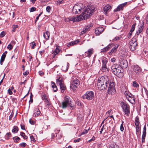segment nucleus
<instances>
[{
    "mask_svg": "<svg viewBox=\"0 0 148 148\" xmlns=\"http://www.w3.org/2000/svg\"><path fill=\"white\" fill-rule=\"evenodd\" d=\"M97 86L100 90H104L108 87V94H113L115 92L114 83L112 80L109 79L106 76H102L98 78Z\"/></svg>",
    "mask_w": 148,
    "mask_h": 148,
    "instance_id": "1",
    "label": "nucleus"
},
{
    "mask_svg": "<svg viewBox=\"0 0 148 148\" xmlns=\"http://www.w3.org/2000/svg\"><path fill=\"white\" fill-rule=\"evenodd\" d=\"M94 11V9H92L90 7L89 8L86 9L81 15L71 17L70 19H71V21L73 22L84 20L91 16Z\"/></svg>",
    "mask_w": 148,
    "mask_h": 148,
    "instance_id": "2",
    "label": "nucleus"
},
{
    "mask_svg": "<svg viewBox=\"0 0 148 148\" xmlns=\"http://www.w3.org/2000/svg\"><path fill=\"white\" fill-rule=\"evenodd\" d=\"M111 69L112 72L119 78H121L123 76V69L119 65L116 64H113L111 66Z\"/></svg>",
    "mask_w": 148,
    "mask_h": 148,
    "instance_id": "3",
    "label": "nucleus"
},
{
    "mask_svg": "<svg viewBox=\"0 0 148 148\" xmlns=\"http://www.w3.org/2000/svg\"><path fill=\"white\" fill-rule=\"evenodd\" d=\"M71 100L70 98L67 96L65 97L64 101L62 102V107L65 108L68 107H70V109L73 110L75 108V106L71 103Z\"/></svg>",
    "mask_w": 148,
    "mask_h": 148,
    "instance_id": "4",
    "label": "nucleus"
},
{
    "mask_svg": "<svg viewBox=\"0 0 148 148\" xmlns=\"http://www.w3.org/2000/svg\"><path fill=\"white\" fill-rule=\"evenodd\" d=\"M122 108L125 114L128 116L130 114V107L129 105L126 103H122Z\"/></svg>",
    "mask_w": 148,
    "mask_h": 148,
    "instance_id": "5",
    "label": "nucleus"
},
{
    "mask_svg": "<svg viewBox=\"0 0 148 148\" xmlns=\"http://www.w3.org/2000/svg\"><path fill=\"white\" fill-rule=\"evenodd\" d=\"M83 10V8L80 6V4H77L73 6L72 10L73 13L76 14L81 13V10Z\"/></svg>",
    "mask_w": 148,
    "mask_h": 148,
    "instance_id": "6",
    "label": "nucleus"
},
{
    "mask_svg": "<svg viewBox=\"0 0 148 148\" xmlns=\"http://www.w3.org/2000/svg\"><path fill=\"white\" fill-rule=\"evenodd\" d=\"M130 46L129 48L132 51H134L135 50L137 47V43L136 39L135 38H134L131 39L130 42Z\"/></svg>",
    "mask_w": 148,
    "mask_h": 148,
    "instance_id": "7",
    "label": "nucleus"
},
{
    "mask_svg": "<svg viewBox=\"0 0 148 148\" xmlns=\"http://www.w3.org/2000/svg\"><path fill=\"white\" fill-rule=\"evenodd\" d=\"M79 84L80 82L78 79L74 80L71 84L70 87L73 91H75L77 89Z\"/></svg>",
    "mask_w": 148,
    "mask_h": 148,
    "instance_id": "8",
    "label": "nucleus"
},
{
    "mask_svg": "<svg viewBox=\"0 0 148 148\" xmlns=\"http://www.w3.org/2000/svg\"><path fill=\"white\" fill-rule=\"evenodd\" d=\"M84 99H87L89 100H92L94 98V93L92 91H87L82 96Z\"/></svg>",
    "mask_w": 148,
    "mask_h": 148,
    "instance_id": "9",
    "label": "nucleus"
},
{
    "mask_svg": "<svg viewBox=\"0 0 148 148\" xmlns=\"http://www.w3.org/2000/svg\"><path fill=\"white\" fill-rule=\"evenodd\" d=\"M119 66L121 67L122 68H126L128 66V62L127 60L121 59L119 61Z\"/></svg>",
    "mask_w": 148,
    "mask_h": 148,
    "instance_id": "10",
    "label": "nucleus"
},
{
    "mask_svg": "<svg viewBox=\"0 0 148 148\" xmlns=\"http://www.w3.org/2000/svg\"><path fill=\"white\" fill-rule=\"evenodd\" d=\"M108 62V59L106 58H103L102 60V67L101 70L103 71H105L108 70L106 64Z\"/></svg>",
    "mask_w": 148,
    "mask_h": 148,
    "instance_id": "11",
    "label": "nucleus"
},
{
    "mask_svg": "<svg viewBox=\"0 0 148 148\" xmlns=\"http://www.w3.org/2000/svg\"><path fill=\"white\" fill-rule=\"evenodd\" d=\"M133 71L136 74L138 75L141 73L142 69L138 66L135 65L134 66Z\"/></svg>",
    "mask_w": 148,
    "mask_h": 148,
    "instance_id": "12",
    "label": "nucleus"
},
{
    "mask_svg": "<svg viewBox=\"0 0 148 148\" xmlns=\"http://www.w3.org/2000/svg\"><path fill=\"white\" fill-rule=\"evenodd\" d=\"M104 29L102 27H97L95 29V33L97 35H99L102 33Z\"/></svg>",
    "mask_w": 148,
    "mask_h": 148,
    "instance_id": "13",
    "label": "nucleus"
},
{
    "mask_svg": "<svg viewBox=\"0 0 148 148\" xmlns=\"http://www.w3.org/2000/svg\"><path fill=\"white\" fill-rule=\"evenodd\" d=\"M146 125H145L143 127V134L142 137V141L143 143L145 141V138L146 134Z\"/></svg>",
    "mask_w": 148,
    "mask_h": 148,
    "instance_id": "14",
    "label": "nucleus"
},
{
    "mask_svg": "<svg viewBox=\"0 0 148 148\" xmlns=\"http://www.w3.org/2000/svg\"><path fill=\"white\" fill-rule=\"evenodd\" d=\"M94 51L93 48L89 49L87 51L85 52V55L87 57L90 58L91 55L94 53Z\"/></svg>",
    "mask_w": 148,
    "mask_h": 148,
    "instance_id": "15",
    "label": "nucleus"
},
{
    "mask_svg": "<svg viewBox=\"0 0 148 148\" xmlns=\"http://www.w3.org/2000/svg\"><path fill=\"white\" fill-rule=\"evenodd\" d=\"M143 23L142 24H140L138 25V28L137 30L136 31V34L138 35L140 34L141 33L143 30Z\"/></svg>",
    "mask_w": 148,
    "mask_h": 148,
    "instance_id": "16",
    "label": "nucleus"
},
{
    "mask_svg": "<svg viewBox=\"0 0 148 148\" xmlns=\"http://www.w3.org/2000/svg\"><path fill=\"white\" fill-rule=\"evenodd\" d=\"M119 46V45H115L110 50V51L108 52V54L110 55H111L113 53H115L117 49V48Z\"/></svg>",
    "mask_w": 148,
    "mask_h": 148,
    "instance_id": "17",
    "label": "nucleus"
},
{
    "mask_svg": "<svg viewBox=\"0 0 148 148\" xmlns=\"http://www.w3.org/2000/svg\"><path fill=\"white\" fill-rule=\"evenodd\" d=\"M40 112L38 108H36L34 110L33 115L34 116L36 117L40 116Z\"/></svg>",
    "mask_w": 148,
    "mask_h": 148,
    "instance_id": "18",
    "label": "nucleus"
},
{
    "mask_svg": "<svg viewBox=\"0 0 148 148\" xmlns=\"http://www.w3.org/2000/svg\"><path fill=\"white\" fill-rule=\"evenodd\" d=\"M126 5L125 3H124L123 4H121L119 5L116 8V9H115L114 10V12H117L118 11H120V10H122L123 9V7L125 6V5Z\"/></svg>",
    "mask_w": 148,
    "mask_h": 148,
    "instance_id": "19",
    "label": "nucleus"
},
{
    "mask_svg": "<svg viewBox=\"0 0 148 148\" xmlns=\"http://www.w3.org/2000/svg\"><path fill=\"white\" fill-rule=\"evenodd\" d=\"M64 83L62 78L60 77H57L56 79V84L58 85H60Z\"/></svg>",
    "mask_w": 148,
    "mask_h": 148,
    "instance_id": "20",
    "label": "nucleus"
},
{
    "mask_svg": "<svg viewBox=\"0 0 148 148\" xmlns=\"http://www.w3.org/2000/svg\"><path fill=\"white\" fill-rule=\"evenodd\" d=\"M112 47V45H109L107 46L101 50V52H105L109 50Z\"/></svg>",
    "mask_w": 148,
    "mask_h": 148,
    "instance_id": "21",
    "label": "nucleus"
},
{
    "mask_svg": "<svg viewBox=\"0 0 148 148\" xmlns=\"http://www.w3.org/2000/svg\"><path fill=\"white\" fill-rule=\"evenodd\" d=\"M7 53V51H5L2 54L1 58V64H2V63L4 60L6 54Z\"/></svg>",
    "mask_w": 148,
    "mask_h": 148,
    "instance_id": "22",
    "label": "nucleus"
},
{
    "mask_svg": "<svg viewBox=\"0 0 148 148\" xmlns=\"http://www.w3.org/2000/svg\"><path fill=\"white\" fill-rule=\"evenodd\" d=\"M50 35V33L48 31H47L45 33H43V37L46 40H48L49 39Z\"/></svg>",
    "mask_w": 148,
    "mask_h": 148,
    "instance_id": "23",
    "label": "nucleus"
},
{
    "mask_svg": "<svg viewBox=\"0 0 148 148\" xmlns=\"http://www.w3.org/2000/svg\"><path fill=\"white\" fill-rule=\"evenodd\" d=\"M134 123L136 126H139V125H140V123L139 121V118L138 116H137L135 119Z\"/></svg>",
    "mask_w": 148,
    "mask_h": 148,
    "instance_id": "24",
    "label": "nucleus"
},
{
    "mask_svg": "<svg viewBox=\"0 0 148 148\" xmlns=\"http://www.w3.org/2000/svg\"><path fill=\"white\" fill-rule=\"evenodd\" d=\"M111 8L110 5H107L104 6L103 8L104 11L105 12H107L109 11Z\"/></svg>",
    "mask_w": 148,
    "mask_h": 148,
    "instance_id": "25",
    "label": "nucleus"
},
{
    "mask_svg": "<svg viewBox=\"0 0 148 148\" xmlns=\"http://www.w3.org/2000/svg\"><path fill=\"white\" fill-rule=\"evenodd\" d=\"M51 86L53 88V91L54 92H56L58 88L55 83L53 82H51Z\"/></svg>",
    "mask_w": 148,
    "mask_h": 148,
    "instance_id": "26",
    "label": "nucleus"
},
{
    "mask_svg": "<svg viewBox=\"0 0 148 148\" xmlns=\"http://www.w3.org/2000/svg\"><path fill=\"white\" fill-rule=\"evenodd\" d=\"M58 47V46H57L55 50L53 52V54L54 55V56L58 54L60 51V50L59 49Z\"/></svg>",
    "mask_w": 148,
    "mask_h": 148,
    "instance_id": "27",
    "label": "nucleus"
},
{
    "mask_svg": "<svg viewBox=\"0 0 148 148\" xmlns=\"http://www.w3.org/2000/svg\"><path fill=\"white\" fill-rule=\"evenodd\" d=\"M60 86V88L62 92H64V90L66 89V86L63 83L62 84L59 85Z\"/></svg>",
    "mask_w": 148,
    "mask_h": 148,
    "instance_id": "28",
    "label": "nucleus"
},
{
    "mask_svg": "<svg viewBox=\"0 0 148 148\" xmlns=\"http://www.w3.org/2000/svg\"><path fill=\"white\" fill-rule=\"evenodd\" d=\"M69 64L68 63H67L66 64L64 65L63 66H62V69L64 71H67L69 69Z\"/></svg>",
    "mask_w": 148,
    "mask_h": 148,
    "instance_id": "29",
    "label": "nucleus"
},
{
    "mask_svg": "<svg viewBox=\"0 0 148 148\" xmlns=\"http://www.w3.org/2000/svg\"><path fill=\"white\" fill-rule=\"evenodd\" d=\"M18 130V127L16 126H15L14 127L13 129L12 130V132L14 133H16L17 132Z\"/></svg>",
    "mask_w": 148,
    "mask_h": 148,
    "instance_id": "30",
    "label": "nucleus"
},
{
    "mask_svg": "<svg viewBox=\"0 0 148 148\" xmlns=\"http://www.w3.org/2000/svg\"><path fill=\"white\" fill-rule=\"evenodd\" d=\"M140 126H136V134L137 135L138 134H140L139 131L140 130Z\"/></svg>",
    "mask_w": 148,
    "mask_h": 148,
    "instance_id": "31",
    "label": "nucleus"
},
{
    "mask_svg": "<svg viewBox=\"0 0 148 148\" xmlns=\"http://www.w3.org/2000/svg\"><path fill=\"white\" fill-rule=\"evenodd\" d=\"M122 38V37L121 36H117L115 37L112 40L113 41H116L121 40Z\"/></svg>",
    "mask_w": 148,
    "mask_h": 148,
    "instance_id": "32",
    "label": "nucleus"
},
{
    "mask_svg": "<svg viewBox=\"0 0 148 148\" xmlns=\"http://www.w3.org/2000/svg\"><path fill=\"white\" fill-rule=\"evenodd\" d=\"M79 42V40H77L76 41H74L71 42H70L68 45V46L69 47L70 46L72 45H74L76 44L78 42Z\"/></svg>",
    "mask_w": 148,
    "mask_h": 148,
    "instance_id": "33",
    "label": "nucleus"
},
{
    "mask_svg": "<svg viewBox=\"0 0 148 148\" xmlns=\"http://www.w3.org/2000/svg\"><path fill=\"white\" fill-rule=\"evenodd\" d=\"M62 137V134L61 133H58L56 135V139L57 140L61 139Z\"/></svg>",
    "mask_w": 148,
    "mask_h": 148,
    "instance_id": "34",
    "label": "nucleus"
},
{
    "mask_svg": "<svg viewBox=\"0 0 148 148\" xmlns=\"http://www.w3.org/2000/svg\"><path fill=\"white\" fill-rule=\"evenodd\" d=\"M128 100L131 103H133L135 102V99L133 96L131 97L130 98H128Z\"/></svg>",
    "mask_w": 148,
    "mask_h": 148,
    "instance_id": "35",
    "label": "nucleus"
},
{
    "mask_svg": "<svg viewBox=\"0 0 148 148\" xmlns=\"http://www.w3.org/2000/svg\"><path fill=\"white\" fill-rule=\"evenodd\" d=\"M136 25V23H135L132 25L131 29L130 30V32H131L132 33L134 31Z\"/></svg>",
    "mask_w": 148,
    "mask_h": 148,
    "instance_id": "36",
    "label": "nucleus"
},
{
    "mask_svg": "<svg viewBox=\"0 0 148 148\" xmlns=\"http://www.w3.org/2000/svg\"><path fill=\"white\" fill-rule=\"evenodd\" d=\"M36 46V44L33 42L30 43V46L32 49H34Z\"/></svg>",
    "mask_w": 148,
    "mask_h": 148,
    "instance_id": "37",
    "label": "nucleus"
},
{
    "mask_svg": "<svg viewBox=\"0 0 148 148\" xmlns=\"http://www.w3.org/2000/svg\"><path fill=\"white\" fill-rule=\"evenodd\" d=\"M20 135L23 137L25 139H27V136L25 135V134L23 132H21L20 133Z\"/></svg>",
    "mask_w": 148,
    "mask_h": 148,
    "instance_id": "38",
    "label": "nucleus"
},
{
    "mask_svg": "<svg viewBox=\"0 0 148 148\" xmlns=\"http://www.w3.org/2000/svg\"><path fill=\"white\" fill-rule=\"evenodd\" d=\"M13 139L14 140V141L16 143H17L20 140V138L18 136H15L13 137Z\"/></svg>",
    "mask_w": 148,
    "mask_h": 148,
    "instance_id": "39",
    "label": "nucleus"
},
{
    "mask_svg": "<svg viewBox=\"0 0 148 148\" xmlns=\"http://www.w3.org/2000/svg\"><path fill=\"white\" fill-rule=\"evenodd\" d=\"M18 27V26L17 25H12V27L13 29L12 30V32H13L16 31V29Z\"/></svg>",
    "mask_w": 148,
    "mask_h": 148,
    "instance_id": "40",
    "label": "nucleus"
},
{
    "mask_svg": "<svg viewBox=\"0 0 148 148\" xmlns=\"http://www.w3.org/2000/svg\"><path fill=\"white\" fill-rule=\"evenodd\" d=\"M133 85L134 87L136 88H137L139 87V85L136 81L133 82Z\"/></svg>",
    "mask_w": 148,
    "mask_h": 148,
    "instance_id": "41",
    "label": "nucleus"
},
{
    "mask_svg": "<svg viewBox=\"0 0 148 148\" xmlns=\"http://www.w3.org/2000/svg\"><path fill=\"white\" fill-rule=\"evenodd\" d=\"M41 97L42 99L44 101H45V100L47 99L46 97V95L45 94L43 93L41 95Z\"/></svg>",
    "mask_w": 148,
    "mask_h": 148,
    "instance_id": "42",
    "label": "nucleus"
},
{
    "mask_svg": "<svg viewBox=\"0 0 148 148\" xmlns=\"http://www.w3.org/2000/svg\"><path fill=\"white\" fill-rule=\"evenodd\" d=\"M11 136V134L10 132L7 133L5 136V137L7 139H8Z\"/></svg>",
    "mask_w": 148,
    "mask_h": 148,
    "instance_id": "43",
    "label": "nucleus"
},
{
    "mask_svg": "<svg viewBox=\"0 0 148 148\" xmlns=\"http://www.w3.org/2000/svg\"><path fill=\"white\" fill-rule=\"evenodd\" d=\"M26 145L27 144L25 143H20L19 145L22 147H24L26 146Z\"/></svg>",
    "mask_w": 148,
    "mask_h": 148,
    "instance_id": "44",
    "label": "nucleus"
},
{
    "mask_svg": "<svg viewBox=\"0 0 148 148\" xmlns=\"http://www.w3.org/2000/svg\"><path fill=\"white\" fill-rule=\"evenodd\" d=\"M109 148H119V147L117 145L112 144L111 145Z\"/></svg>",
    "mask_w": 148,
    "mask_h": 148,
    "instance_id": "45",
    "label": "nucleus"
},
{
    "mask_svg": "<svg viewBox=\"0 0 148 148\" xmlns=\"http://www.w3.org/2000/svg\"><path fill=\"white\" fill-rule=\"evenodd\" d=\"M36 8L35 7H32L30 8L29 11L30 12H33L36 10Z\"/></svg>",
    "mask_w": 148,
    "mask_h": 148,
    "instance_id": "46",
    "label": "nucleus"
},
{
    "mask_svg": "<svg viewBox=\"0 0 148 148\" xmlns=\"http://www.w3.org/2000/svg\"><path fill=\"white\" fill-rule=\"evenodd\" d=\"M6 34V33L4 31H3L1 33V38L4 37Z\"/></svg>",
    "mask_w": 148,
    "mask_h": 148,
    "instance_id": "47",
    "label": "nucleus"
},
{
    "mask_svg": "<svg viewBox=\"0 0 148 148\" xmlns=\"http://www.w3.org/2000/svg\"><path fill=\"white\" fill-rule=\"evenodd\" d=\"M12 45L11 44H9L7 47V48L10 50H11L12 49Z\"/></svg>",
    "mask_w": 148,
    "mask_h": 148,
    "instance_id": "48",
    "label": "nucleus"
},
{
    "mask_svg": "<svg viewBox=\"0 0 148 148\" xmlns=\"http://www.w3.org/2000/svg\"><path fill=\"white\" fill-rule=\"evenodd\" d=\"M29 123L32 125H34L35 124V122L33 121L32 119H30L29 120Z\"/></svg>",
    "mask_w": 148,
    "mask_h": 148,
    "instance_id": "49",
    "label": "nucleus"
},
{
    "mask_svg": "<svg viewBox=\"0 0 148 148\" xmlns=\"http://www.w3.org/2000/svg\"><path fill=\"white\" fill-rule=\"evenodd\" d=\"M88 132V130H83V131L82 132L81 135H82Z\"/></svg>",
    "mask_w": 148,
    "mask_h": 148,
    "instance_id": "50",
    "label": "nucleus"
},
{
    "mask_svg": "<svg viewBox=\"0 0 148 148\" xmlns=\"http://www.w3.org/2000/svg\"><path fill=\"white\" fill-rule=\"evenodd\" d=\"M145 90V92L144 93L146 95L147 97V98H148V91L145 88H144Z\"/></svg>",
    "mask_w": 148,
    "mask_h": 148,
    "instance_id": "51",
    "label": "nucleus"
},
{
    "mask_svg": "<svg viewBox=\"0 0 148 148\" xmlns=\"http://www.w3.org/2000/svg\"><path fill=\"white\" fill-rule=\"evenodd\" d=\"M45 104L46 105L49 106L50 105V103L47 99L46 100H45Z\"/></svg>",
    "mask_w": 148,
    "mask_h": 148,
    "instance_id": "52",
    "label": "nucleus"
},
{
    "mask_svg": "<svg viewBox=\"0 0 148 148\" xmlns=\"http://www.w3.org/2000/svg\"><path fill=\"white\" fill-rule=\"evenodd\" d=\"M83 118V116L81 114H79L78 115L77 119H81Z\"/></svg>",
    "mask_w": 148,
    "mask_h": 148,
    "instance_id": "53",
    "label": "nucleus"
},
{
    "mask_svg": "<svg viewBox=\"0 0 148 148\" xmlns=\"http://www.w3.org/2000/svg\"><path fill=\"white\" fill-rule=\"evenodd\" d=\"M76 103L78 106H82L83 105L82 103L79 101H77Z\"/></svg>",
    "mask_w": 148,
    "mask_h": 148,
    "instance_id": "54",
    "label": "nucleus"
},
{
    "mask_svg": "<svg viewBox=\"0 0 148 148\" xmlns=\"http://www.w3.org/2000/svg\"><path fill=\"white\" fill-rule=\"evenodd\" d=\"M8 92L10 95H11L12 94V90H11L9 88L8 90Z\"/></svg>",
    "mask_w": 148,
    "mask_h": 148,
    "instance_id": "55",
    "label": "nucleus"
},
{
    "mask_svg": "<svg viewBox=\"0 0 148 148\" xmlns=\"http://www.w3.org/2000/svg\"><path fill=\"white\" fill-rule=\"evenodd\" d=\"M88 31L86 30V29H83L82 31L81 32V34H84L86 32H87Z\"/></svg>",
    "mask_w": 148,
    "mask_h": 148,
    "instance_id": "56",
    "label": "nucleus"
},
{
    "mask_svg": "<svg viewBox=\"0 0 148 148\" xmlns=\"http://www.w3.org/2000/svg\"><path fill=\"white\" fill-rule=\"evenodd\" d=\"M21 128L22 130H25V126L23 124H21Z\"/></svg>",
    "mask_w": 148,
    "mask_h": 148,
    "instance_id": "57",
    "label": "nucleus"
},
{
    "mask_svg": "<svg viewBox=\"0 0 148 148\" xmlns=\"http://www.w3.org/2000/svg\"><path fill=\"white\" fill-rule=\"evenodd\" d=\"M120 129L121 131H123L124 130V128L123 126V124H121V125Z\"/></svg>",
    "mask_w": 148,
    "mask_h": 148,
    "instance_id": "58",
    "label": "nucleus"
},
{
    "mask_svg": "<svg viewBox=\"0 0 148 148\" xmlns=\"http://www.w3.org/2000/svg\"><path fill=\"white\" fill-rule=\"evenodd\" d=\"M51 8L49 6H47L46 8V10L47 12H49Z\"/></svg>",
    "mask_w": 148,
    "mask_h": 148,
    "instance_id": "59",
    "label": "nucleus"
},
{
    "mask_svg": "<svg viewBox=\"0 0 148 148\" xmlns=\"http://www.w3.org/2000/svg\"><path fill=\"white\" fill-rule=\"evenodd\" d=\"M45 52V50L44 49L42 50L39 51V53H40V54L42 55V54L44 53Z\"/></svg>",
    "mask_w": 148,
    "mask_h": 148,
    "instance_id": "60",
    "label": "nucleus"
},
{
    "mask_svg": "<svg viewBox=\"0 0 148 148\" xmlns=\"http://www.w3.org/2000/svg\"><path fill=\"white\" fill-rule=\"evenodd\" d=\"M29 72L27 71H26L25 72L23 73V75L25 76H26L27 75L29 74Z\"/></svg>",
    "mask_w": 148,
    "mask_h": 148,
    "instance_id": "61",
    "label": "nucleus"
},
{
    "mask_svg": "<svg viewBox=\"0 0 148 148\" xmlns=\"http://www.w3.org/2000/svg\"><path fill=\"white\" fill-rule=\"evenodd\" d=\"M27 58L28 59L29 61H32V56L29 55V56H27Z\"/></svg>",
    "mask_w": 148,
    "mask_h": 148,
    "instance_id": "62",
    "label": "nucleus"
},
{
    "mask_svg": "<svg viewBox=\"0 0 148 148\" xmlns=\"http://www.w3.org/2000/svg\"><path fill=\"white\" fill-rule=\"evenodd\" d=\"M60 131V130L58 129H56L55 130V132L56 133V134H57L59 133V132Z\"/></svg>",
    "mask_w": 148,
    "mask_h": 148,
    "instance_id": "63",
    "label": "nucleus"
},
{
    "mask_svg": "<svg viewBox=\"0 0 148 148\" xmlns=\"http://www.w3.org/2000/svg\"><path fill=\"white\" fill-rule=\"evenodd\" d=\"M30 138L32 141L33 142H34L35 141L34 138L33 136H30Z\"/></svg>",
    "mask_w": 148,
    "mask_h": 148,
    "instance_id": "64",
    "label": "nucleus"
}]
</instances>
